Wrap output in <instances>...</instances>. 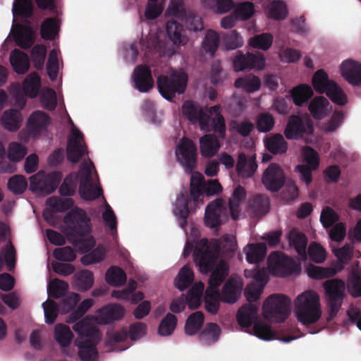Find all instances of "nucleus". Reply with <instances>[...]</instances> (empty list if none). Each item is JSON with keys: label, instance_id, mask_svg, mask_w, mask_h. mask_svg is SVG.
<instances>
[{"label": "nucleus", "instance_id": "obj_30", "mask_svg": "<svg viewBox=\"0 0 361 361\" xmlns=\"http://www.w3.org/2000/svg\"><path fill=\"white\" fill-rule=\"evenodd\" d=\"M221 147L220 142L214 135L206 134L200 138V152L202 157H214Z\"/></svg>", "mask_w": 361, "mask_h": 361}, {"label": "nucleus", "instance_id": "obj_33", "mask_svg": "<svg viewBox=\"0 0 361 361\" xmlns=\"http://www.w3.org/2000/svg\"><path fill=\"white\" fill-rule=\"evenodd\" d=\"M342 267V265L338 264L335 267H322L310 264L307 267L306 271L309 277L321 280L334 276Z\"/></svg>", "mask_w": 361, "mask_h": 361}, {"label": "nucleus", "instance_id": "obj_7", "mask_svg": "<svg viewBox=\"0 0 361 361\" xmlns=\"http://www.w3.org/2000/svg\"><path fill=\"white\" fill-rule=\"evenodd\" d=\"M295 316H322L319 295L309 290L299 294L294 300Z\"/></svg>", "mask_w": 361, "mask_h": 361}, {"label": "nucleus", "instance_id": "obj_60", "mask_svg": "<svg viewBox=\"0 0 361 361\" xmlns=\"http://www.w3.org/2000/svg\"><path fill=\"white\" fill-rule=\"evenodd\" d=\"M177 323V317H163L158 326V334L160 336H171L175 331Z\"/></svg>", "mask_w": 361, "mask_h": 361}, {"label": "nucleus", "instance_id": "obj_45", "mask_svg": "<svg viewBox=\"0 0 361 361\" xmlns=\"http://www.w3.org/2000/svg\"><path fill=\"white\" fill-rule=\"evenodd\" d=\"M204 288V283L200 281L195 283L189 290L186 296V302L189 308L195 310L200 305Z\"/></svg>", "mask_w": 361, "mask_h": 361}, {"label": "nucleus", "instance_id": "obj_49", "mask_svg": "<svg viewBox=\"0 0 361 361\" xmlns=\"http://www.w3.org/2000/svg\"><path fill=\"white\" fill-rule=\"evenodd\" d=\"M73 334L70 328L63 324H58L54 329V338L62 347L68 346L73 339Z\"/></svg>", "mask_w": 361, "mask_h": 361}, {"label": "nucleus", "instance_id": "obj_29", "mask_svg": "<svg viewBox=\"0 0 361 361\" xmlns=\"http://www.w3.org/2000/svg\"><path fill=\"white\" fill-rule=\"evenodd\" d=\"M23 116L20 111L8 109L4 112L1 123L2 126L10 132H16L21 126Z\"/></svg>", "mask_w": 361, "mask_h": 361}, {"label": "nucleus", "instance_id": "obj_41", "mask_svg": "<svg viewBox=\"0 0 361 361\" xmlns=\"http://www.w3.org/2000/svg\"><path fill=\"white\" fill-rule=\"evenodd\" d=\"M235 87L238 89H243L247 92H255L259 90L261 81L258 77L249 74L244 77L238 78L235 81Z\"/></svg>", "mask_w": 361, "mask_h": 361}, {"label": "nucleus", "instance_id": "obj_12", "mask_svg": "<svg viewBox=\"0 0 361 361\" xmlns=\"http://www.w3.org/2000/svg\"><path fill=\"white\" fill-rule=\"evenodd\" d=\"M92 161L84 162L80 165L79 176V193L85 200H95L102 195V190L99 187H94L92 178V169H94Z\"/></svg>", "mask_w": 361, "mask_h": 361}, {"label": "nucleus", "instance_id": "obj_15", "mask_svg": "<svg viewBox=\"0 0 361 361\" xmlns=\"http://www.w3.org/2000/svg\"><path fill=\"white\" fill-rule=\"evenodd\" d=\"M291 310L290 298L281 293L270 295L262 305L263 316H290Z\"/></svg>", "mask_w": 361, "mask_h": 361}, {"label": "nucleus", "instance_id": "obj_14", "mask_svg": "<svg viewBox=\"0 0 361 361\" xmlns=\"http://www.w3.org/2000/svg\"><path fill=\"white\" fill-rule=\"evenodd\" d=\"M244 276L253 279L254 281L248 284L245 289V295L248 302L257 301L263 292L268 281V275L264 269H245Z\"/></svg>", "mask_w": 361, "mask_h": 361}, {"label": "nucleus", "instance_id": "obj_28", "mask_svg": "<svg viewBox=\"0 0 361 361\" xmlns=\"http://www.w3.org/2000/svg\"><path fill=\"white\" fill-rule=\"evenodd\" d=\"M173 214L177 218L179 226L185 231L189 216L188 197L183 192H180L176 197L173 204Z\"/></svg>", "mask_w": 361, "mask_h": 361}, {"label": "nucleus", "instance_id": "obj_40", "mask_svg": "<svg viewBox=\"0 0 361 361\" xmlns=\"http://www.w3.org/2000/svg\"><path fill=\"white\" fill-rule=\"evenodd\" d=\"M94 283V276L92 271L82 270L74 275L73 286L80 291L89 290Z\"/></svg>", "mask_w": 361, "mask_h": 361}, {"label": "nucleus", "instance_id": "obj_11", "mask_svg": "<svg viewBox=\"0 0 361 361\" xmlns=\"http://www.w3.org/2000/svg\"><path fill=\"white\" fill-rule=\"evenodd\" d=\"M61 178V172L45 174L43 171H39L30 178V190L39 195L50 194L57 188Z\"/></svg>", "mask_w": 361, "mask_h": 361}, {"label": "nucleus", "instance_id": "obj_55", "mask_svg": "<svg viewBox=\"0 0 361 361\" xmlns=\"http://www.w3.org/2000/svg\"><path fill=\"white\" fill-rule=\"evenodd\" d=\"M78 174L71 173L63 180L59 188V192L63 196H72L75 194L78 179Z\"/></svg>", "mask_w": 361, "mask_h": 361}, {"label": "nucleus", "instance_id": "obj_19", "mask_svg": "<svg viewBox=\"0 0 361 361\" xmlns=\"http://www.w3.org/2000/svg\"><path fill=\"white\" fill-rule=\"evenodd\" d=\"M286 176L281 167L275 163L270 164L262 174V182L267 190L279 191L284 185Z\"/></svg>", "mask_w": 361, "mask_h": 361}, {"label": "nucleus", "instance_id": "obj_58", "mask_svg": "<svg viewBox=\"0 0 361 361\" xmlns=\"http://www.w3.org/2000/svg\"><path fill=\"white\" fill-rule=\"evenodd\" d=\"M187 12L183 0H171L166 11L167 16L176 17L180 20H183Z\"/></svg>", "mask_w": 361, "mask_h": 361}, {"label": "nucleus", "instance_id": "obj_48", "mask_svg": "<svg viewBox=\"0 0 361 361\" xmlns=\"http://www.w3.org/2000/svg\"><path fill=\"white\" fill-rule=\"evenodd\" d=\"M40 87V78L37 73L29 74L23 83V90L30 98L37 97Z\"/></svg>", "mask_w": 361, "mask_h": 361}, {"label": "nucleus", "instance_id": "obj_43", "mask_svg": "<svg viewBox=\"0 0 361 361\" xmlns=\"http://www.w3.org/2000/svg\"><path fill=\"white\" fill-rule=\"evenodd\" d=\"M194 274L189 266H183L176 276L174 284L176 288L183 291L188 288L193 282Z\"/></svg>", "mask_w": 361, "mask_h": 361}, {"label": "nucleus", "instance_id": "obj_18", "mask_svg": "<svg viewBox=\"0 0 361 361\" xmlns=\"http://www.w3.org/2000/svg\"><path fill=\"white\" fill-rule=\"evenodd\" d=\"M314 128L310 120L293 115L288 118L284 135L287 139L298 140L305 135L312 134Z\"/></svg>", "mask_w": 361, "mask_h": 361}, {"label": "nucleus", "instance_id": "obj_25", "mask_svg": "<svg viewBox=\"0 0 361 361\" xmlns=\"http://www.w3.org/2000/svg\"><path fill=\"white\" fill-rule=\"evenodd\" d=\"M257 167L255 154L250 157H247L243 152L238 154L235 169L240 177L243 178L252 177Z\"/></svg>", "mask_w": 361, "mask_h": 361}, {"label": "nucleus", "instance_id": "obj_61", "mask_svg": "<svg viewBox=\"0 0 361 361\" xmlns=\"http://www.w3.org/2000/svg\"><path fill=\"white\" fill-rule=\"evenodd\" d=\"M57 32V22L55 19L47 18L41 25V36L44 39H54Z\"/></svg>", "mask_w": 361, "mask_h": 361}, {"label": "nucleus", "instance_id": "obj_38", "mask_svg": "<svg viewBox=\"0 0 361 361\" xmlns=\"http://www.w3.org/2000/svg\"><path fill=\"white\" fill-rule=\"evenodd\" d=\"M244 251L246 255V260L250 264H257L266 256L267 247L264 243H257L248 245Z\"/></svg>", "mask_w": 361, "mask_h": 361}, {"label": "nucleus", "instance_id": "obj_32", "mask_svg": "<svg viewBox=\"0 0 361 361\" xmlns=\"http://www.w3.org/2000/svg\"><path fill=\"white\" fill-rule=\"evenodd\" d=\"M50 118L46 113L36 111L29 117L27 125L32 134L38 135L47 127Z\"/></svg>", "mask_w": 361, "mask_h": 361}, {"label": "nucleus", "instance_id": "obj_31", "mask_svg": "<svg viewBox=\"0 0 361 361\" xmlns=\"http://www.w3.org/2000/svg\"><path fill=\"white\" fill-rule=\"evenodd\" d=\"M290 245L293 247L302 259L307 258V240L305 235L296 229H292L288 234Z\"/></svg>", "mask_w": 361, "mask_h": 361}, {"label": "nucleus", "instance_id": "obj_22", "mask_svg": "<svg viewBox=\"0 0 361 361\" xmlns=\"http://www.w3.org/2000/svg\"><path fill=\"white\" fill-rule=\"evenodd\" d=\"M132 79L134 88L140 92H147L154 86V80L151 70L149 67L144 65L136 66L134 69Z\"/></svg>", "mask_w": 361, "mask_h": 361}, {"label": "nucleus", "instance_id": "obj_21", "mask_svg": "<svg viewBox=\"0 0 361 361\" xmlns=\"http://www.w3.org/2000/svg\"><path fill=\"white\" fill-rule=\"evenodd\" d=\"M235 71H243L246 69L257 68L261 70L265 66V59L262 54H243L238 51L233 60Z\"/></svg>", "mask_w": 361, "mask_h": 361}, {"label": "nucleus", "instance_id": "obj_47", "mask_svg": "<svg viewBox=\"0 0 361 361\" xmlns=\"http://www.w3.org/2000/svg\"><path fill=\"white\" fill-rule=\"evenodd\" d=\"M105 279L110 286H121L126 283L127 278L122 269L112 266L106 271Z\"/></svg>", "mask_w": 361, "mask_h": 361}, {"label": "nucleus", "instance_id": "obj_8", "mask_svg": "<svg viewBox=\"0 0 361 361\" xmlns=\"http://www.w3.org/2000/svg\"><path fill=\"white\" fill-rule=\"evenodd\" d=\"M323 287L329 316H336L343 303L345 284L343 280L334 279L326 281Z\"/></svg>", "mask_w": 361, "mask_h": 361}, {"label": "nucleus", "instance_id": "obj_59", "mask_svg": "<svg viewBox=\"0 0 361 361\" xmlns=\"http://www.w3.org/2000/svg\"><path fill=\"white\" fill-rule=\"evenodd\" d=\"M273 37L269 33H262L250 39V45L253 48L267 50L272 44Z\"/></svg>", "mask_w": 361, "mask_h": 361}, {"label": "nucleus", "instance_id": "obj_20", "mask_svg": "<svg viewBox=\"0 0 361 361\" xmlns=\"http://www.w3.org/2000/svg\"><path fill=\"white\" fill-rule=\"evenodd\" d=\"M87 152L82 133L75 126L68 137L66 153L68 161L77 163Z\"/></svg>", "mask_w": 361, "mask_h": 361}, {"label": "nucleus", "instance_id": "obj_10", "mask_svg": "<svg viewBox=\"0 0 361 361\" xmlns=\"http://www.w3.org/2000/svg\"><path fill=\"white\" fill-rule=\"evenodd\" d=\"M270 271L276 276L285 277L300 271V266L293 259L281 252L271 253L267 259Z\"/></svg>", "mask_w": 361, "mask_h": 361}, {"label": "nucleus", "instance_id": "obj_56", "mask_svg": "<svg viewBox=\"0 0 361 361\" xmlns=\"http://www.w3.org/2000/svg\"><path fill=\"white\" fill-rule=\"evenodd\" d=\"M47 204L58 212H63L72 207L73 201L71 198L52 196L47 199Z\"/></svg>", "mask_w": 361, "mask_h": 361}, {"label": "nucleus", "instance_id": "obj_27", "mask_svg": "<svg viewBox=\"0 0 361 361\" xmlns=\"http://www.w3.org/2000/svg\"><path fill=\"white\" fill-rule=\"evenodd\" d=\"M166 34L176 46H184L188 42V37L183 26L176 20H169L166 25Z\"/></svg>", "mask_w": 361, "mask_h": 361}, {"label": "nucleus", "instance_id": "obj_50", "mask_svg": "<svg viewBox=\"0 0 361 361\" xmlns=\"http://www.w3.org/2000/svg\"><path fill=\"white\" fill-rule=\"evenodd\" d=\"M219 44V37L216 32L208 30L202 42V47L204 51L211 56H213Z\"/></svg>", "mask_w": 361, "mask_h": 361}, {"label": "nucleus", "instance_id": "obj_36", "mask_svg": "<svg viewBox=\"0 0 361 361\" xmlns=\"http://www.w3.org/2000/svg\"><path fill=\"white\" fill-rule=\"evenodd\" d=\"M308 109L315 119H321L328 114L329 102L323 96L316 97L310 103Z\"/></svg>", "mask_w": 361, "mask_h": 361}, {"label": "nucleus", "instance_id": "obj_1", "mask_svg": "<svg viewBox=\"0 0 361 361\" xmlns=\"http://www.w3.org/2000/svg\"><path fill=\"white\" fill-rule=\"evenodd\" d=\"M228 271V264L220 259L215 269L209 271L211 275L205 290L204 306L210 314L217 313L220 302L234 304L241 295L244 283L243 279L237 276H231L224 283L220 293L219 288L227 276Z\"/></svg>", "mask_w": 361, "mask_h": 361}, {"label": "nucleus", "instance_id": "obj_64", "mask_svg": "<svg viewBox=\"0 0 361 361\" xmlns=\"http://www.w3.org/2000/svg\"><path fill=\"white\" fill-rule=\"evenodd\" d=\"M233 13L238 20H247L250 18L255 13L254 4L250 1L239 3Z\"/></svg>", "mask_w": 361, "mask_h": 361}, {"label": "nucleus", "instance_id": "obj_2", "mask_svg": "<svg viewBox=\"0 0 361 361\" xmlns=\"http://www.w3.org/2000/svg\"><path fill=\"white\" fill-rule=\"evenodd\" d=\"M286 317H236L238 325L247 333L261 340H279L289 343L304 334L293 324L285 323Z\"/></svg>", "mask_w": 361, "mask_h": 361}, {"label": "nucleus", "instance_id": "obj_16", "mask_svg": "<svg viewBox=\"0 0 361 361\" xmlns=\"http://www.w3.org/2000/svg\"><path fill=\"white\" fill-rule=\"evenodd\" d=\"M228 219V211L224 199L217 198L207 205L204 212V224L207 227L217 228Z\"/></svg>", "mask_w": 361, "mask_h": 361}, {"label": "nucleus", "instance_id": "obj_39", "mask_svg": "<svg viewBox=\"0 0 361 361\" xmlns=\"http://www.w3.org/2000/svg\"><path fill=\"white\" fill-rule=\"evenodd\" d=\"M13 37L17 45L22 49H28L34 43L33 32L27 27L19 26L13 34Z\"/></svg>", "mask_w": 361, "mask_h": 361}, {"label": "nucleus", "instance_id": "obj_24", "mask_svg": "<svg viewBox=\"0 0 361 361\" xmlns=\"http://www.w3.org/2000/svg\"><path fill=\"white\" fill-rule=\"evenodd\" d=\"M342 77L350 85L358 86L361 85V63L347 59L342 62L340 66Z\"/></svg>", "mask_w": 361, "mask_h": 361}, {"label": "nucleus", "instance_id": "obj_26", "mask_svg": "<svg viewBox=\"0 0 361 361\" xmlns=\"http://www.w3.org/2000/svg\"><path fill=\"white\" fill-rule=\"evenodd\" d=\"M128 338V328L122 327L117 331L106 334V344L111 350L123 351L130 346Z\"/></svg>", "mask_w": 361, "mask_h": 361}, {"label": "nucleus", "instance_id": "obj_4", "mask_svg": "<svg viewBox=\"0 0 361 361\" xmlns=\"http://www.w3.org/2000/svg\"><path fill=\"white\" fill-rule=\"evenodd\" d=\"M122 317H68L66 322L74 323L73 331L78 334L75 345L78 347V355L82 361H97V345L101 338L99 331L90 324L94 319L97 324L106 325L118 321Z\"/></svg>", "mask_w": 361, "mask_h": 361}, {"label": "nucleus", "instance_id": "obj_3", "mask_svg": "<svg viewBox=\"0 0 361 361\" xmlns=\"http://www.w3.org/2000/svg\"><path fill=\"white\" fill-rule=\"evenodd\" d=\"M237 247V241L233 235L225 234L220 239H212L210 242L202 238L195 249L194 261L202 273L207 274L219 264V257L224 259L233 257Z\"/></svg>", "mask_w": 361, "mask_h": 361}, {"label": "nucleus", "instance_id": "obj_34", "mask_svg": "<svg viewBox=\"0 0 361 361\" xmlns=\"http://www.w3.org/2000/svg\"><path fill=\"white\" fill-rule=\"evenodd\" d=\"M246 192L243 187L238 185L233 190L229 199V211L233 220L238 219L241 209L240 203L245 199Z\"/></svg>", "mask_w": 361, "mask_h": 361}, {"label": "nucleus", "instance_id": "obj_51", "mask_svg": "<svg viewBox=\"0 0 361 361\" xmlns=\"http://www.w3.org/2000/svg\"><path fill=\"white\" fill-rule=\"evenodd\" d=\"M12 11L13 16L30 18L33 13L32 2L31 0H14Z\"/></svg>", "mask_w": 361, "mask_h": 361}, {"label": "nucleus", "instance_id": "obj_6", "mask_svg": "<svg viewBox=\"0 0 361 361\" xmlns=\"http://www.w3.org/2000/svg\"><path fill=\"white\" fill-rule=\"evenodd\" d=\"M312 85L316 92L326 93L334 103L339 106H343L348 102L343 90L334 80H329L327 73L322 69L314 74Z\"/></svg>", "mask_w": 361, "mask_h": 361}, {"label": "nucleus", "instance_id": "obj_17", "mask_svg": "<svg viewBox=\"0 0 361 361\" xmlns=\"http://www.w3.org/2000/svg\"><path fill=\"white\" fill-rule=\"evenodd\" d=\"M177 161L186 173H191L196 166L197 148L194 142L188 138H182L176 149Z\"/></svg>", "mask_w": 361, "mask_h": 361}, {"label": "nucleus", "instance_id": "obj_37", "mask_svg": "<svg viewBox=\"0 0 361 361\" xmlns=\"http://www.w3.org/2000/svg\"><path fill=\"white\" fill-rule=\"evenodd\" d=\"M221 332V329L216 324L207 323L198 338L203 345H210L219 340Z\"/></svg>", "mask_w": 361, "mask_h": 361}, {"label": "nucleus", "instance_id": "obj_42", "mask_svg": "<svg viewBox=\"0 0 361 361\" xmlns=\"http://www.w3.org/2000/svg\"><path fill=\"white\" fill-rule=\"evenodd\" d=\"M266 148L274 154L285 153L288 149V143L281 134H275L265 141Z\"/></svg>", "mask_w": 361, "mask_h": 361}, {"label": "nucleus", "instance_id": "obj_52", "mask_svg": "<svg viewBox=\"0 0 361 361\" xmlns=\"http://www.w3.org/2000/svg\"><path fill=\"white\" fill-rule=\"evenodd\" d=\"M68 288V284L59 279H54L47 286V292L49 296L54 298H60L65 295Z\"/></svg>", "mask_w": 361, "mask_h": 361}, {"label": "nucleus", "instance_id": "obj_23", "mask_svg": "<svg viewBox=\"0 0 361 361\" xmlns=\"http://www.w3.org/2000/svg\"><path fill=\"white\" fill-rule=\"evenodd\" d=\"M336 317H297L298 322L307 329L310 334H316L324 328L335 330Z\"/></svg>", "mask_w": 361, "mask_h": 361}, {"label": "nucleus", "instance_id": "obj_5", "mask_svg": "<svg viewBox=\"0 0 361 361\" xmlns=\"http://www.w3.org/2000/svg\"><path fill=\"white\" fill-rule=\"evenodd\" d=\"M188 75L183 71L172 70L169 75H160L157 78V87L160 94L166 100L171 101L176 94L185 92Z\"/></svg>", "mask_w": 361, "mask_h": 361}, {"label": "nucleus", "instance_id": "obj_62", "mask_svg": "<svg viewBox=\"0 0 361 361\" xmlns=\"http://www.w3.org/2000/svg\"><path fill=\"white\" fill-rule=\"evenodd\" d=\"M47 74L51 81L56 80L59 73V60L58 51L56 49H52L48 58L47 63Z\"/></svg>", "mask_w": 361, "mask_h": 361}, {"label": "nucleus", "instance_id": "obj_57", "mask_svg": "<svg viewBox=\"0 0 361 361\" xmlns=\"http://www.w3.org/2000/svg\"><path fill=\"white\" fill-rule=\"evenodd\" d=\"M27 188V180L22 175H15L8 181V188L15 195L23 194Z\"/></svg>", "mask_w": 361, "mask_h": 361}, {"label": "nucleus", "instance_id": "obj_44", "mask_svg": "<svg viewBox=\"0 0 361 361\" xmlns=\"http://www.w3.org/2000/svg\"><path fill=\"white\" fill-rule=\"evenodd\" d=\"M249 206L255 216H262L269 212L270 202L264 195H255L250 201Z\"/></svg>", "mask_w": 361, "mask_h": 361}, {"label": "nucleus", "instance_id": "obj_54", "mask_svg": "<svg viewBox=\"0 0 361 361\" xmlns=\"http://www.w3.org/2000/svg\"><path fill=\"white\" fill-rule=\"evenodd\" d=\"M182 20L189 32H197L204 30V23L202 18L192 12L187 13Z\"/></svg>", "mask_w": 361, "mask_h": 361}, {"label": "nucleus", "instance_id": "obj_9", "mask_svg": "<svg viewBox=\"0 0 361 361\" xmlns=\"http://www.w3.org/2000/svg\"><path fill=\"white\" fill-rule=\"evenodd\" d=\"M64 222L68 235L82 237L91 231L90 219L82 209H72L66 215Z\"/></svg>", "mask_w": 361, "mask_h": 361}, {"label": "nucleus", "instance_id": "obj_46", "mask_svg": "<svg viewBox=\"0 0 361 361\" xmlns=\"http://www.w3.org/2000/svg\"><path fill=\"white\" fill-rule=\"evenodd\" d=\"M291 95L294 104L302 106L313 95V91L308 85L301 84L292 90Z\"/></svg>", "mask_w": 361, "mask_h": 361}, {"label": "nucleus", "instance_id": "obj_35", "mask_svg": "<svg viewBox=\"0 0 361 361\" xmlns=\"http://www.w3.org/2000/svg\"><path fill=\"white\" fill-rule=\"evenodd\" d=\"M10 62L13 70L18 74H24L30 67L27 54L18 49H15L11 52Z\"/></svg>", "mask_w": 361, "mask_h": 361}, {"label": "nucleus", "instance_id": "obj_53", "mask_svg": "<svg viewBox=\"0 0 361 361\" xmlns=\"http://www.w3.org/2000/svg\"><path fill=\"white\" fill-rule=\"evenodd\" d=\"M288 16L286 4L281 1H274L269 6L268 16L276 20L285 19Z\"/></svg>", "mask_w": 361, "mask_h": 361}, {"label": "nucleus", "instance_id": "obj_13", "mask_svg": "<svg viewBox=\"0 0 361 361\" xmlns=\"http://www.w3.org/2000/svg\"><path fill=\"white\" fill-rule=\"evenodd\" d=\"M182 114L192 124H198L202 130L210 131V115L198 103L191 100L184 102L182 105Z\"/></svg>", "mask_w": 361, "mask_h": 361}, {"label": "nucleus", "instance_id": "obj_63", "mask_svg": "<svg viewBox=\"0 0 361 361\" xmlns=\"http://www.w3.org/2000/svg\"><path fill=\"white\" fill-rule=\"evenodd\" d=\"M47 54V48L43 44H37L31 51V59L35 67L41 69L44 66Z\"/></svg>", "mask_w": 361, "mask_h": 361}]
</instances>
